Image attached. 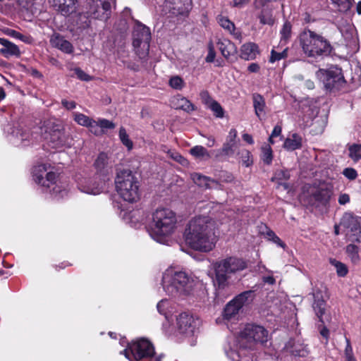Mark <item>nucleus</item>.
<instances>
[{
	"instance_id": "10",
	"label": "nucleus",
	"mask_w": 361,
	"mask_h": 361,
	"mask_svg": "<svg viewBox=\"0 0 361 361\" xmlns=\"http://www.w3.org/2000/svg\"><path fill=\"white\" fill-rule=\"evenodd\" d=\"M125 356L130 360L133 358L137 361L152 357L155 350L152 343L146 338H140L129 343L128 348L123 351Z\"/></svg>"
},
{
	"instance_id": "20",
	"label": "nucleus",
	"mask_w": 361,
	"mask_h": 361,
	"mask_svg": "<svg viewBox=\"0 0 361 361\" xmlns=\"http://www.w3.org/2000/svg\"><path fill=\"white\" fill-rule=\"evenodd\" d=\"M45 165H39L33 169L34 180L38 184L49 188L51 185L54 183L56 175L54 172L46 173Z\"/></svg>"
},
{
	"instance_id": "44",
	"label": "nucleus",
	"mask_w": 361,
	"mask_h": 361,
	"mask_svg": "<svg viewBox=\"0 0 361 361\" xmlns=\"http://www.w3.org/2000/svg\"><path fill=\"white\" fill-rule=\"evenodd\" d=\"M6 33L8 35L18 39L25 43L30 44L32 42V37L30 36L22 35L14 30H8Z\"/></svg>"
},
{
	"instance_id": "2",
	"label": "nucleus",
	"mask_w": 361,
	"mask_h": 361,
	"mask_svg": "<svg viewBox=\"0 0 361 361\" xmlns=\"http://www.w3.org/2000/svg\"><path fill=\"white\" fill-rule=\"evenodd\" d=\"M40 126L35 127L36 131L30 133L28 129L16 128L12 132L14 137L13 142L16 146H25L31 139L38 137V132L44 140L47 141L52 148H59L66 145L67 137L63 128L53 120H46L40 123Z\"/></svg>"
},
{
	"instance_id": "43",
	"label": "nucleus",
	"mask_w": 361,
	"mask_h": 361,
	"mask_svg": "<svg viewBox=\"0 0 361 361\" xmlns=\"http://www.w3.org/2000/svg\"><path fill=\"white\" fill-rule=\"evenodd\" d=\"M119 138H120L121 142L126 147H127L128 149H131L133 148V142L129 139L128 135L127 134L126 130L123 127L120 128Z\"/></svg>"
},
{
	"instance_id": "33",
	"label": "nucleus",
	"mask_w": 361,
	"mask_h": 361,
	"mask_svg": "<svg viewBox=\"0 0 361 361\" xmlns=\"http://www.w3.org/2000/svg\"><path fill=\"white\" fill-rule=\"evenodd\" d=\"M190 154L195 158L208 159L211 157L210 153L201 145H196L190 149Z\"/></svg>"
},
{
	"instance_id": "41",
	"label": "nucleus",
	"mask_w": 361,
	"mask_h": 361,
	"mask_svg": "<svg viewBox=\"0 0 361 361\" xmlns=\"http://www.w3.org/2000/svg\"><path fill=\"white\" fill-rule=\"evenodd\" d=\"M346 252L353 262L359 260L358 247L354 244H349L346 246Z\"/></svg>"
},
{
	"instance_id": "25",
	"label": "nucleus",
	"mask_w": 361,
	"mask_h": 361,
	"mask_svg": "<svg viewBox=\"0 0 361 361\" xmlns=\"http://www.w3.org/2000/svg\"><path fill=\"white\" fill-rule=\"evenodd\" d=\"M217 47L221 54L226 59L234 55L237 52V47L231 41L227 39H219Z\"/></svg>"
},
{
	"instance_id": "11",
	"label": "nucleus",
	"mask_w": 361,
	"mask_h": 361,
	"mask_svg": "<svg viewBox=\"0 0 361 361\" xmlns=\"http://www.w3.org/2000/svg\"><path fill=\"white\" fill-rule=\"evenodd\" d=\"M317 76L324 84V87L329 91L341 90L345 83V80L341 68L331 67L329 69H320Z\"/></svg>"
},
{
	"instance_id": "50",
	"label": "nucleus",
	"mask_w": 361,
	"mask_h": 361,
	"mask_svg": "<svg viewBox=\"0 0 361 361\" xmlns=\"http://www.w3.org/2000/svg\"><path fill=\"white\" fill-rule=\"evenodd\" d=\"M291 24L290 22H286L281 30V39L286 41L290 37Z\"/></svg>"
},
{
	"instance_id": "26",
	"label": "nucleus",
	"mask_w": 361,
	"mask_h": 361,
	"mask_svg": "<svg viewBox=\"0 0 361 361\" xmlns=\"http://www.w3.org/2000/svg\"><path fill=\"white\" fill-rule=\"evenodd\" d=\"M258 54V46L253 42L245 43L240 48V58L246 61L255 59Z\"/></svg>"
},
{
	"instance_id": "63",
	"label": "nucleus",
	"mask_w": 361,
	"mask_h": 361,
	"mask_svg": "<svg viewBox=\"0 0 361 361\" xmlns=\"http://www.w3.org/2000/svg\"><path fill=\"white\" fill-rule=\"evenodd\" d=\"M247 69L251 73H257L259 70V66L256 63H252L249 65Z\"/></svg>"
},
{
	"instance_id": "15",
	"label": "nucleus",
	"mask_w": 361,
	"mask_h": 361,
	"mask_svg": "<svg viewBox=\"0 0 361 361\" xmlns=\"http://www.w3.org/2000/svg\"><path fill=\"white\" fill-rule=\"evenodd\" d=\"M341 225L353 233L352 241L361 240V218L353 213L346 212L341 219Z\"/></svg>"
},
{
	"instance_id": "40",
	"label": "nucleus",
	"mask_w": 361,
	"mask_h": 361,
	"mask_svg": "<svg viewBox=\"0 0 361 361\" xmlns=\"http://www.w3.org/2000/svg\"><path fill=\"white\" fill-rule=\"evenodd\" d=\"M238 154L240 155V158L242 160L243 164L246 167H248L252 164V156L250 151L243 149L238 152Z\"/></svg>"
},
{
	"instance_id": "54",
	"label": "nucleus",
	"mask_w": 361,
	"mask_h": 361,
	"mask_svg": "<svg viewBox=\"0 0 361 361\" xmlns=\"http://www.w3.org/2000/svg\"><path fill=\"white\" fill-rule=\"evenodd\" d=\"M343 174L349 180H355L357 176V173L353 168H346L343 170Z\"/></svg>"
},
{
	"instance_id": "37",
	"label": "nucleus",
	"mask_w": 361,
	"mask_h": 361,
	"mask_svg": "<svg viewBox=\"0 0 361 361\" xmlns=\"http://www.w3.org/2000/svg\"><path fill=\"white\" fill-rule=\"evenodd\" d=\"M209 107L214 112V115L218 118H223L224 111L221 106L216 101L211 99Z\"/></svg>"
},
{
	"instance_id": "48",
	"label": "nucleus",
	"mask_w": 361,
	"mask_h": 361,
	"mask_svg": "<svg viewBox=\"0 0 361 361\" xmlns=\"http://www.w3.org/2000/svg\"><path fill=\"white\" fill-rule=\"evenodd\" d=\"M98 122L101 129L102 130V134H104L106 130L114 129L116 127L114 123L105 118H99L98 119Z\"/></svg>"
},
{
	"instance_id": "4",
	"label": "nucleus",
	"mask_w": 361,
	"mask_h": 361,
	"mask_svg": "<svg viewBox=\"0 0 361 361\" xmlns=\"http://www.w3.org/2000/svg\"><path fill=\"white\" fill-rule=\"evenodd\" d=\"M299 42L303 53L308 57L328 56L333 51V47L326 38L310 29L300 32Z\"/></svg>"
},
{
	"instance_id": "24",
	"label": "nucleus",
	"mask_w": 361,
	"mask_h": 361,
	"mask_svg": "<svg viewBox=\"0 0 361 361\" xmlns=\"http://www.w3.org/2000/svg\"><path fill=\"white\" fill-rule=\"evenodd\" d=\"M0 44L2 45V48L0 49V54L4 57L20 56V51L18 47L14 43L6 39L0 37Z\"/></svg>"
},
{
	"instance_id": "27",
	"label": "nucleus",
	"mask_w": 361,
	"mask_h": 361,
	"mask_svg": "<svg viewBox=\"0 0 361 361\" xmlns=\"http://www.w3.org/2000/svg\"><path fill=\"white\" fill-rule=\"evenodd\" d=\"M217 20L221 27L227 30L235 39L241 40V32L239 31H235V24L233 22H231L228 18L222 16H219L217 17Z\"/></svg>"
},
{
	"instance_id": "42",
	"label": "nucleus",
	"mask_w": 361,
	"mask_h": 361,
	"mask_svg": "<svg viewBox=\"0 0 361 361\" xmlns=\"http://www.w3.org/2000/svg\"><path fill=\"white\" fill-rule=\"evenodd\" d=\"M331 264L336 268V273L338 276L344 277L348 274L347 267L342 262L336 261V259L331 260Z\"/></svg>"
},
{
	"instance_id": "60",
	"label": "nucleus",
	"mask_w": 361,
	"mask_h": 361,
	"mask_svg": "<svg viewBox=\"0 0 361 361\" xmlns=\"http://www.w3.org/2000/svg\"><path fill=\"white\" fill-rule=\"evenodd\" d=\"M61 104L68 110L73 109L76 106V103L74 101L63 99Z\"/></svg>"
},
{
	"instance_id": "46",
	"label": "nucleus",
	"mask_w": 361,
	"mask_h": 361,
	"mask_svg": "<svg viewBox=\"0 0 361 361\" xmlns=\"http://www.w3.org/2000/svg\"><path fill=\"white\" fill-rule=\"evenodd\" d=\"M185 82L179 76H173L169 80V85L176 90H181L184 87Z\"/></svg>"
},
{
	"instance_id": "55",
	"label": "nucleus",
	"mask_w": 361,
	"mask_h": 361,
	"mask_svg": "<svg viewBox=\"0 0 361 361\" xmlns=\"http://www.w3.org/2000/svg\"><path fill=\"white\" fill-rule=\"evenodd\" d=\"M215 56H216V53L214 51V46L212 44H210L209 45L208 54L205 59L206 62H207V63L213 62L214 61Z\"/></svg>"
},
{
	"instance_id": "64",
	"label": "nucleus",
	"mask_w": 361,
	"mask_h": 361,
	"mask_svg": "<svg viewBox=\"0 0 361 361\" xmlns=\"http://www.w3.org/2000/svg\"><path fill=\"white\" fill-rule=\"evenodd\" d=\"M281 133V127L279 126H276L274 129H273V131L271 134V137H277L279 135H280Z\"/></svg>"
},
{
	"instance_id": "39",
	"label": "nucleus",
	"mask_w": 361,
	"mask_h": 361,
	"mask_svg": "<svg viewBox=\"0 0 361 361\" xmlns=\"http://www.w3.org/2000/svg\"><path fill=\"white\" fill-rule=\"evenodd\" d=\"M74 120L78 124L87 127L93 119L81 113H74Z\"/></svg>"
},
{
	"instance_id": "18",
	"label": "nucleus",
	"mask_w": 361,
	"mask_h": 361,
	"mask_svg": "<svg viewBox=\"0 0 361 361\" xmlns=\"http://www.w3.org/2000/svg\"><path fill=\"white\" fill-rule=\"evenodd\" d=\"M236 138L237 130L235 128H231L222 148L214 151L215 157L219 159L224 157H231L233 155L238 143Z\"/></svg>"
},
{
	"instance_id": "45",
	"label": "nucleus",
	"mask_w": 361,
	"mask_h": 361,
	"mask_svg": "<svg viewBox=\"0 0 361 361\" xmlns=\"http://www.w3.org/2000/svg\"><path fill=\"white\" fill-rule=\"evenodd\" d=\"M90 15L87 13L80 14L78 20V25L80 28L85 29L90 25Z\"/></svg>"
},
{
	"instance_id": "62",
	"label": "nucleus",
	"mask_w": 361,
	"mask_h": 361,
	"mask_svg": "<svg viewBox=\"0 0 361 361\" xmlns=\"http://www.w3.org/2000/svg\"><path fill=\"white\" fill-rule=\"evenodd\" d=\"M269 0H255L254 6L256 8H259V7H264Z\"/></svg>"
},
{
	"instance_id": "53",
	"label": "nucleus",
	"mask_w": 361,
	"mask_h": 361,
	"mask_svg": "<svg viewBox=\"0 0 361 361\" xmlns=\"http://www.w3.org/2000/svg\"><path fill=\"white\" fill-rule=\"evenodd\" d=\"M74 72L76 76L81 80L90 81L92 80V77L87 75L85 72L79 68H75Z\"/></svg>"
},
{
	"instance_id": "34",
	"label": "nucleus",
	"mask_w": 361,
	"mask_h": 361,
	"mask_svg": "<svg viewBox=\"0 0 361 361\" xmlns=\"http://www.w3.org/2000/svg\"><path fill=\"white\" fill-rule=\"evenodd\" d=\"M192 179L193 182L200 187L209 189V181H211V178L196 173L192 175Z\"/></svg>"
},
{
	"instance_id": "38",
	"label": "nucleus",
	"mask_w": 361,
	"mask_h": 361,
	"mask_svg": "<svg viewBox=\"0 0 361 361\" xmlns=\"http://www.w3.org/2000/svg\"><path fill=\"white\" fill-rule=\"evenodd\" d=\"M290 178L289 171L286 169H279L274 173V176L271 178L272 181H278L279 183L282 180H287Z\"/></svg>"
},
{
	"instance_id": "51",
	"label": "nucleus",
	"mask_w": 361,
	"mask_h": 361,
	"mask_svg": "<svg viewBox=\"0 0 361 361\" xmlns=\"http://www.w3.org/2000/svg\"><path fill=\"white\" fill-rule=\"evenodd\" d=\"M89 128L90 132L93 133L95 135H102V130L100 128V126L99 125L98 121L92 120L91 123L87 126Z\"/></svg>"
},
{
	"instance_id": "36",
	"label": "nucleus",
	"mask_w": 361,
	"mask_h": 361,
	"mask_svg": "<svg viewBox=\"0 0 361 361\" xmlns=\"http://www.w3.org/2000/svg\"><path fill=\"white\" fill-rule=\"evenodd\" d=\"M349 157L355 162L361 159V145L353 144L348 147Z\"/></svg>"
},
{
	"instance_id": "5",
	"label": "nucleus",
	"mask_w": 361,
	"mask_h": 361,
	"mask_svg": "<svg viewBox=\"0 0 361 361\" xmlns=\"http://www.w3.org/2000/svg\"><path fill=\"white\" fill-rule=\"evenodd\" d=\"M247 262L242 258L228 257L214 264V284L219 289H224L229 285V280L247 269Z\"/></svg>"
},
{
	"instance_id": "19",
	"label": "nucleus",
	"mask_w": 361,
	"mask_h": 361,
	"mask_svg": "<svg viewBox=\"0 0 361 361\" xmlns=\"http://www.w3.org/2000/svg\"><path fill=\"white\" fill-rule=\"evenodd\" d=\"M310 295H312L313 298L312 304L313 311L319 321L324 324L322 317L326 312V302L324 299L323 291L320 288L315 287L312 289Z\"/></svg>"
},
{
	"instance_id": "21",
	"label": "nucleus",
	"mask_w": 361,
	"mask_h": 361,
	"mask_svg": "<svg viewBox=\"0 0 361 361\" xmlns=\"http://www.w3.org/2000/svg\"><path fill=\"white\" fill-rule=\"evenodd\" d=\"M177 326L180 333L192 335L196 329L197 321L192 315L183 312L177 318Z\"/></svg>"
},
{
	"instance_id": "9",
	"label": "nucleus",
	"mask_w": 361,
	"mask_h": 361,
	"mask_svg": "<svg viewBox=\"0 0 361 361\" xmlns=\"http://www.w3.org/2000/svg\"><path fill=\"white\" fill-rule=\"evenodd\" d=\"M151 32L149 28L137 23L133 32V46L137 56L141 60H146L149 49Z\"/></svg>"
},
{
	"instance_id": "56",
	"label": "nucleus",
	"mask_w": 361,
	"mask_h": 361,
	"mask_svg": "<svg viewBox=\"0 0 361 361\" xmlns=\"http://www.w3.org/2000/svg\"><path fill=\"white\" fill-rule=\"evenodd\" d=\"M346 346L344 351L345 359L354 357L353 348L351 346L350 340L348 338H345Z\"/></svg>"
},
{
	"instance_id": "61",
	"label": "nucleus",
	"mask_w": 361,
	"mask_h": 361,
	"mask_svg": "<svg viewBox=\"0 0 361 361\" xmlns=\"http://www.w3.org/2000/svg\"><path fill=\"white\" fill-rule=\"evenodd\" d=\"M338 201L340 204L344 205L350 202V196L346 193L341 194Z\"/></svg>"
},
{
	"instance_id": "22",
	"label": "nucleus",
	"mask_w": 361,
	"mask_h": 361,
	"mask_svg": "<svg viewBox=\"0 0 361 361\" xmlns=\"http://www.w3.org/2000/svg\"><path fill=\"white\" fill-rule=\"evenodd\" d=\"M76 3L77 0H52L53 6L66 16L75 12Z\"/></svg>"
},
{
	"instance_id": "28",
	"label": "nucleus",
	"mask_w": 361,
	"mask_h": 361,
	"mask_svg": "<svg viewBox=\"0 0 361 361\" xmlns=\"http://www.w3.org/2000/svg\"><path fill=\"white\" fill-rule=\"evenodd\" d=\"M302 146V137L297 134L293 133L288 137L283 142V148L288 151H293L300 149Z\"/></svg>"
},
{
	"instance_id": "23",
	"label": "nucleus",
	"mask_w": 361,
	"mask_h": 361,
	"mask_svg": "<svg viewBox=\"0 0 361 361\" xmlns=\"http://www.w3.org/2000/svg\"><path fill=\"white\" fill-rule=\"evenodd\" d=\"M50 43L54 47L66 54H71L73 51V47L70 42L66 40L59 33H54L50 38Z\"/></svg>"
},
{
	"instance_id": "7",
	"label": "nucleus",
	"mask_w": 361,
	"mask_h": 361,
	"mask_svg": "<svg viewBox=\"0 0 361 361\" xmlns=\"http://www.w3.org/2000/svg\"><path fill=\"white\" fill-rule=\"evenodd\" d=\"M115 186L118 195L128 202H135L139 200L140 183L136 176L129 169L117 172L115 178Z\"/></svg>"
},
{
	"instance_id": "29",
	"label": "nucleus",
	"mask_w": 361,
	"mask_h": 361,
	"mask_svg": "<svg viewBox=\"0 0 361 361\" xmlns=\"http://www.w3.org/2000/svg\"><path fill=\"white\" fill-rule=\"evenodd\" d=\"M108 157L102 152L99 154L94 161V166L97 169V173L104 177H107L109 174V169H107Z\"/></svg>"
},
{
	"instance_id": "32",
	"label": "nucleus",
	"mask_w": 361,
	"mask_h": 361,
	"mask_svg": "<svg viewBox=\"0 0 361 361\" xmlns=\"http://www.w3.org/2000/svg\"><path fill=\"white\" fill-rule=\"evenodd\" d=\"M257 18L262 25H272L274 23V18L273 17L272 10L264 8L262 9L258 14Z\"/></svg>"
},
{
	"instance_id": "58",
	"label": "nucleus",
	"mask_w": 361,
	"mask_h": 361,
	"mask_svg": "<svg viewBox=\"0 0 361 361\" xmlns=\"http://www.w3.org/2000/svg\"><path fill=\"white\" fill-rule=\"evenodd\" d=\"M293 355L299 357H305L307 353V350L305 348H297V346L295 345L293 350H292Z\"/></svg>"
},
{
	"instance_id": "17",
	"label": "nucleus",
	"mask_w": 361,
	"mask_h": 361,
	"mask_svg": "<svg viewBox=\"0 0 361 361\" xmlns=\"http://www.w3.org/2000/svg\"><path fill=\"white\" fill-rule=\"evenodd\" d=\"M191 6V0H166L163 5V11L170 16L185 15Z\"/></svg>"
},
{
	"instance_id": "3",
	"label": "nucleus",
	"mask_w": 361,
	"mask_h": 361,
	"mask_svg": "<svg viewBox=\"0 0 361 361\" xmlns=\"http://www.w3.org/2000/svg\"><path fill=\"white\" fill-rule=\"evenodd\" d=\"M193 280L185 272L169 267L162 276V286L166 293L173 298L189 295L192 289Z\"/></svg>"
},
{
	"instance_id": "35",
	"label": "nucleus",
	"mask_w": 361,
	"mask_h": 361,
	"mask_svg": "<svg viewBox=\"0 0 361 361\" xmlns=\"http://www.w3.org/2000/svg\"><path fill=\"white\" fill-rule=\"evenodd\" d=\"M261 159L263 162L267 165H270L273 159V152L271 147L265 144L262 147Z\"/></svg>"
},
{
	"instance_id": "47",
	"label": "nucleus",
	"mask_w": 361,
	"mask_h": 361,
	"mask_svg": "<svg viewBox=\"0 0 361 361\" xmlns=\"http://www.w3.org/2000/svg\"><path fill=\"white\" fill-rule=\"evenodd\" d=\"M332 3L337 5L338 10L346 11L351 7L350 0H331Z\"/></svg>"
},
{
	"instance_id": "14",
	"label": "nucleus",
	"mask_w": 361,
	"mask_h": 361,
	"mask_svg": "<svg viewBox=\"0 0 361 361\" xmlns=\"http://www.w3.org/2000/svg\"><path fill=\"white\" fill-rule=\"evenodd\" d=\"M331 195V186L327 184H322L312 190L309 196V202L316 207L326 206L329 203Z\"/></svg>"
},
{
	"instance_id": "30",
	"label": "nucleus",
	"mask_w": 361,
	"mask_h": 361,
	"mask_svg": "<svg viewBox=\"0 0 361 361\" xmlns=\"http://www.w3.org/2000/svg\"><path fill=\"white\" fill-rule=\"evenodd\" d=\"M253 107L255 109V114L261 119L262 116L265 114V101L264 97L257 93L252 94Z\"/></svg>"
},
{
	"instance_id": "1",
	"label": "nucleus",
	"mask_w": 361,
	"mask_h": 361,
	"mask_svg": "<svg viewBox=\"0 0 361 361\" xmlns=\"http://www.w3.org/2000/svg\"><path fill=\"white\" fill-rule=\"evenodd\" d=\"M186 243L193 250L208 252L212 250L217 241L215 222L207 216L192 219L185 231Z\"/></svg>"
},
{
	"instance_id": "59",
	"label": "nucleus",
	"mask_w": 361,
	"mask_h": 361,
	"mask_svg": "<svg viewBox=\"0 0 361 361\" xmlns=\"http://www.w3.org/2000/svg\"><path fill=\"white\" fill-rule=\"evenodd\" d=\"M219 180H214L211 178V181L209 183V189H219L222 190V185Z\"/></svg>"
},
{
	"instance_id": "57",
	"label": "nucleus",
	"mask_w": 361,
	"mask_h": 361,
	"mask_svg": "<svg viewBox=\"0 0 361 361\" xmlns=\"http://www.w3.org/2000/svg\"><path fill=\"white\" fill-rule=\"evenodd\" d=\"M250 0H233L231 5L232 7L242 8L250 3Z\"/></svg>"
},
{
	"instance_id": "6",
	"label": "nucleus",
	"mask_w": 361,
	"mask_h": 361,
	"mask_svg": "<svg viewBox=\"0 0 361 361\" xmlns=\"http://www.w3.org/2000/svg\"><path fill=\"white\" fill-rule=\"evenodd\" d=\"M176 223V214L173 211L169 208H157L152 214L150 235L161 243L163 237L173 233Z\"/></svg>"
},
{
	"instance_id": "8",
	"label": "nucleus",
	"mask_w": 361,
	"mask_h": 361,
	"mask_svg": "<svg viewBox=\"0 0 361 361\" xmlns=\"http://www.w3.org/2000/svg\"><path fill=\"white\" fill-rule=\"evenodd\" d=\"M270 338L269 331L263 326L247 324L240 333L239 345L244 349L255 350L259 345H265Z\"/></svg>"
},
{
	"instance_id": "13",
	"label": "nucleus",
	"mask_w": 361,
	"mask_h": 361,
	"mask_svg": "<svg viewBox=\"0 0 361 361\" xmlns=\"http://www.w3.org/2000/svg\"><path fill=\"white\" fill-rule=\"evenodd\" d=\"M115 0H90L87 14L93 18L107 20L110 16L111 4Z\"/></svg>"
},
{
	"instance_id": "12",
	"label": "nucleus",
	"mask_w": 361,
	"mask_h": 361,
	"mask_svg": "<svg viewBox=\"0 0 361 361\" xmlns=\"http://www.w3.org/2000/svg\"><path fill=\"white\" fill-rule=\"evenodd\" d=\"M253 298L254 292L252 290H247L237 295L226 305L224 310V318L228 320L234 318L243 306L251 302Z\"/></svg>"
},
{
	"instance_id": "52",
	"label": "nucleus",
	"mask_w": 361,
	"mask_h": 361,
	"mask_svg": "<svg viewBox=\"0 0 361 361\" xmlns=\"http://www.w3.org/2000/svg\"><path fill=\"white\" fill-rule=\"evenodd\" d=\"M219 181L223 183H231L234 180V177L232 173L223 171L219 174Z\"/></svg>"
},
{
	"instance_id": "49",
	"label": "nucleus",
	"mask_w": 361,
	"mask_h": 361,
	"mask_svg": "<svg viewBox=\"0 0 361 361\" xmlns=\"http://www.w3.org/2000/svg\"><path fill=\"white\" fill-rule=\"evenodd\" d=\"M287 56V49H284L282 52H277L275 50L272 49L271 51V56L269 61L271 63H274L276 61H279L282 59H284Z\"/></svg>"
},
{
	"instance_id": "31",
	"label": "nucleus",
	"mask_w": 361,
	"mask_h": 361,
	"mask_svg": "<svg viewBox=\"0 0 361 361\" xmlns=\"http://www.w3.org/2000/svg\"><path fill=\"white\" fill-rule=\"evenodd\" d=\"M173 107L177 109H182L186 112L195 110L194 105L185 97H176L173 101Z\"/></svg>"
},
{
	"instance_id": "16",
	"label": "nucleus",
	"mask_w": 361,
	"mask_h": 361,
	"mask_svg": "<svg viewBox=\"0 0 361 361\" xmlns=\"http://www.w3.org/2000/svg\"><path fill=\"white\" fill-rule=\"evenodd\" d=\"M108 179V177L96 173L92 178L85 180L83 184L80 185V189L82 192L87 194L94 195L100 194L104 190L106 181Z\"/></svg>"
}]
</instances>
